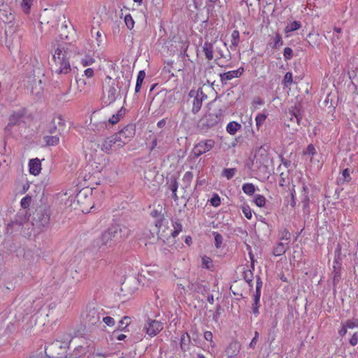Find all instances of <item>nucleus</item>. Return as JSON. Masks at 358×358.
I'll return each instance as SVG.
<instances>
[{
    "instance_id": "f257e3e1",
    "label": "nucleus",
    "mask_w": 358,
    "mask_h": 358,
    "mask_svg": "<svg viewBox=\"0 0 358 358\" xmlns=\"http://www.w3.org/2000/svg\"><path fill=\"white\" fill-rule=\"evenodd\" d=\"M71 54L64 48H57L53 55L52 71L57 74H67L71 71L69 62Z\"/></svg>"
},
{
    "instance_id": "f03ea898",
    "label": "nucleus",
    "mask_w": 358,
    "mask_h": 358,
    "mask_svg": "<svg viewBox=\"0 0 358 358\" xmlns=\"http://www.w3.org/2000/svg\"><path fill=\"white\" fill-rule=\"evenodd\" d=\"M102 309L92 304L88 305L81 315L83 322L89 327L101 324V316Z\"/></svg>"
},
{
    "instance_id": "7ed1b4c3",
    "label": "nucleus",
    "mask_w": 358,
    "mask_h": 358,
    "mask_svg": "<svg viewBox=\"0 0 358 358\" xmlns=\"http://www.w3.org/2000/svg\"><path fill=\"white\" fill-rule=\"evenodd\" d=\"M47 358H63L67 353V347L62 342L55 341L45 348Z\"/></svg>"
},
{
    "instance_id": "20e7f679",
    "label": "nucleus",
    "mask_w": 358,
    "mask_h": 358,
    "mask_svg": "<svg viewBox=\"0 0 358 358\" xmlns=\"http://www.w3.org/2000/svg\"><path fill=\"white\" fill-rule=\"evenodd\" d=\"M32 225L42 230L50 223V214L48 210L38 208L33 213Z\"/></svg>"
},
{
    "instance_id": "39448f33",
    "label": "nucleus",
    "mask_w": 358,
    "mask_h": 358,
    "mask_svg": "<svg viewBox=\"0 0 358 358\" xmlns=\"http://www.w3.org/2000/svg\"><path fill=\"white\" fill-rule=\"evenodd\" d=\"M136 127L132 124H127L118 133L115 134L117 139V148L124 146L135 135Z\"/></svg>"
},
{
    "instance_id": "423d86ee",
    "label": "nucleus",
    "mask_w": 358,
    "mask_h": 358,
    "mask_svg": "<svg viewBox=\"0 0 358 358\" xmlns=\"http://www.w3.org/2000/svg\"><path fill=\"white\" fill-rule=\"evenodd\" d=\"M17 279L13 273H6L0 277V293L8 294L15 288Z\"/></svg>"
},
{
    "instance_id": "0eeeda50",
    "label": "nucleus",
    "mask_w": 358,
    "mask_h": 358,
    "mask_svg": "<svg viewBox=\"0 0 358 358\" xmlns=\"http://www.w3.org/2000/svg\"><path fill=\"white\" fill-rule=\"evenodd\" d=\"M109 228L113 235V238L114 241H116L117 243L127 238L131 232L130 229L123 224H114L111 225Z\"/></svg>"
},
{
    "instance_id": "6e6552de",
    "label": "nucleus",
    "mask_w": 358,
    "mask_h": 358,
    "mask_svg": "<svg viewBox=\"0 0 358 358\" xmlns=\"http://www.w3.org/2000/svg\"><path fill=\"white\" fill-rule=\"evenodd\" d=\"M117 85L113 80L110 85L106 87L102 97L103 103L108 106L115 101L118 96Z\"/></svg>"
},
{
    "instance_id": "1a4fd4ad",
    "label": "nucleus",
    "mask_w": 358,
    "mask_h": 358,
    "mask_svg": "<svg viewBox=\"0 0 358 358\" xmlns=\"http://www.w3.org/2000/svg\"><path fill=\"white\" fill-rule=\"evenodd\" d=\"M220 121L219 117L213 113L206 114L199 122L198 127L203 131H206L216 126Z\"/></svg>"
},
{
    "instance_id": "9d476101",
    "label": "nucleus",
    "mask_w": 358,
    "mask_h": 358,
    "mask_svg": "<svg viewBox=\"0 0 358 358\" xmlns=\"http://www.w3.org/2000/svg\"><path fill=\"white\" fill-rule=\"evenodd\" d=\"M215 141L213 139H206L201 141L196 144L192 150V153L195 157H199L201 155L210 151L215 146Z\"/></svg>"
},
{
    "instance_id": "9b49d317",
    "label": "nucleus",
    "mask_w": 358,
    "mask_h": 358,
    "mask_svg": "<svg viewBox=\"0 0 358 358\" xmlns=\"http://www.w3.org/2000/svg\"><path fill=\"white\" fill-rule=\"evenodd\" d=\"M267 155L265 154V150L260 148L254 155L252 159H250V163L248 166L250 169L258 170L260 169L262 166L264 164L266 161Z\"/></svg>"
},
{
    "instance_id": "f8f14e48",
    "label": "nucleus",
    "mask_w": 358,
    "mask_h": 358,
    "mask_svg": "<svg viewBox=\"0 0 358 358\" xmlns=\"http://www.w3.org/2000/svg\"><path fill=\"white\" fill-rule=\"evenodd\" d=\"M164 328L163 324L155 320L148 319L144 325L143 330L150 337L156 336Z\"/></svg>"
},
{
    "instance_id": "ddd939ff",
    "label": "nucleus",
    "mask_w": 358,
    "mask_h": 358,
    "mask_svg": "<svg viewBox=\"0 0 358 358\" xmlns=\"http://www.w3.org/2000/svg\"><path fill=\"white\" fill-rule=\"evenodd\" d=\"M27 88L30 90L32 94L40 96L43 92V84L42 80L39 78L34 76L28 80Z\"/></svg>"
},
{
    "instance_id": "4468645a",
    "label": "nucleus",
    "mask_w": 358,
    "mask_h": 358,
    "mask_svg": "<svg viewBox=\"0 0 358 358\" xmlns=\"http://www.w3.org/2000/svg\"><path fill=\"white\" fill-rule=\"evenodd\" d=\"M29 220V216L27 210H20L13 220H12L8 224V227L15 229L16 227H21L25 224Z\"/></svg>"
},
{
    "instance_id": "2eb2a0df",
    "label": "nucleus",
    "mask_w": 358,
    "mask_h": 358,
    "mask_svg": "<svg viewBox=\"0 0 358 358\" xmlns=\"http://www.w3.org/2000/svg\"><path fill=\"white\" fill-rule=\"evenodd\" d=\"M117 139L115 134L104 138L101 145V149L104 152L109 154L113 148H117Z\"/></svg>"
},
{
    "instance_id": "dca6fc26",
    "label": "nucleus",
    "mask_w": 358,
    "mask_h": 358,
    "mask_svg": "<svg viewBox=\"0 0 358 358\" xmlns=\"http://www.w3.org/2000/svg\"><path fill=\"white\" fill-rule=\"evenodd\" d=\"M244 72V68L240 67L237 70L229 71L226 73H220V78L222 85H227L229 80L235 78H239Z\"/></svg>"
},
{
    "instance_id": "f3484780",
    "label": "nucleus",
    "mask_w": 358,
    "mask_h": 358,
    "mask_svg": "<svg viewBox=\"0 0 358 358\" xmlns=\"http://www.w3.org/2000/svg\"><path fill=\"white\" fill-rule=\"evenodd\" d=\"M34 303V300H24L17 306V311L21 313L22 318L35 310L33 308Z\"/></svg>"
},
{
    "instance_id": "a211bd4d",
    "label": "nucleus",
    "mask_w": 358,
    "mask_h": 358,
    "mask_svg": "<svg viewBox=\"0 0 358 358\" xmlns=\"http://www.w3.org/2000/svg\"><path fill=\"white\" fill-rule=\"evenodd\" d=\"M26 114V110L24 108L20 109L17 111H14L9 117L8 126L14 127L19 125L23 122V118Z\"/></svg>"
},
{
    "instance_id": "6ab92c4d",
    "label": "nucleus",
    "mask_w": 358,
    "mask_h": 358,
    "mask_svg": "<svg viewBox=\"0 0 358 358\" xmlns=\"http://www.w3.org/2000/svg\"><path fill=\"white\" fill-rule=\"evenodd\" d=\"M113 235L111 233L110 228L104 231L101 237L99 238L100 246L113 247L117 244L116 241L113 238Z\"/></svg>"
},
{
    "instance_id": "aec40b11",
    "label": "nucleus",
    "mask_w": 358,
    "mask_h": 358,
    "mask_svg": "<svg viewBox=\"0 0 358 358\" xmlns=\"http://www.w3.org/2000/svg\"><path fill=\"white\" fill-rule=\"evenodd\" d=\"M301 195V203L303 206V211L304 214L308 215L310 213L309 204H310V199L308 196V189L306 186L303 187Z\"/></svg>"
},
{
    "instance_id": "412c9836",
    "label": "nucleus",
    "mask_w": 358,
    "mask_h": 358,
    "mask_svg": "<svg viewBox=\"0 0 358 358\" xmlns=\"http://www.w3.org/2000/svg\"><path fill=\"white\" fill-rule=\"evenodd\" d=\"M13 19V15L8 7L4 6L0 8V20L4 23H10Z\"/></svg>"
},
{
    "instance_id": "4be33fe9",
    "label": "nucleus",
    "mask_w": 358,
    "mask_h": 358,
    "mask_svg": "<svg viewBox=\"0 0 358 358\" xmlns=\"http://www.w3.org/2000/svg\"><path fill=\"white\" fill-rule=\"evenodd\" d=\"M287 116L289 117L290 122V123L287 124L288 127L292 126L294 123H296V125L300 124L302 116L297 110H289L287 113Z\"/></svg>"
},
{
    "instance_id": "5701e85b",
    "label": "nucleus",
    "mask_w": 358,
    "mask_h": 358,
    "mask_svg": "<svg viewBox=\"0 0 358 358\" xmlns=\"http://www.w3.org/2000/svg\"><path fill=\"white\" fill-rule=\"evenodd\" d=\"M29 166L30 173L34 176L39 174L41 170V164L38 158L31 159L29 163Z\"/></svg>"
},
{
    "instance_id": "b1692460",
    "label": "nucleus",
    "mask_w": 358,
    "mask_h": 358,
    "mask_svg": "<svg viewBox=\"0 0 358 358\" xmlns=\"http://www.w3.org/2000/svg\"><path fill=\"white\" fill-rule=\"evenodd\" d=\"M206 97H207V96L204 93L199 96L196 95V96L194 97V99H193V102H192V112L194 114H196L200 110V109L202 106L203 99V98H206Z\"/></svg>"
},
{
    "instance_id": "393cba45",
    "label": "nucleus",
    "mask_w": 358,
    "mask_h": 358,
    "mask_svg": "<svg viewBox=\"0 0 358 358\" xmlns=\"http://www.w3.org/2000/svg\"><path fill=\"white\" fill-rule=\"evenodd\" d=\"M334 265L333 266L334 271H332L333 275V284L335 287L341 279V264L338 262L337 259L334 260Z\"/></svg>"
},
{
    "instance_id": "a878e982",
    "label": "nucleus",
    "mask_w": 358,
    "mask_h": 358,
    "mask_svg": "<svg viewBox=\"0 0 358 358\" xmlns=\"http://www.w3.org/2000/svg\"><path fill=\"white\" fill-rule=\"evenodd\" d=\"M240 346L237 342L231 343L225 350V353L229 357L236 356L239 352Z\"/></svg>"
},
{
    "instance_id": "bb28decb",
    "label": "nucleus",
    "mask_w": 358,
    "mask_h": 358,
    "mask_svg": "<svg viewBox=\"0 0 358 358\" xmlns=\"http://www.w3.org/2000/svg\"><path fill=\"white\" fill-rule=\"evenodd\" d=\"M46 146H55L59 143V136L55 135H45L43 138Z\"/></svg>"
},
{
    "instance_id": "cd10ccee",
    "label": "nucleus",
    "mask_w": 358,
    "mask_h": 358,
    "mask_svg": "<svg viewBox=\"0 0 358 358\" xmlns=\"http://www.w3.org/2000/svg\"><path fill=\"white\" fill-rule=\"evenodd\" d=\"M323 106L330 108L331 111H333L336 108V101L335 100V95L331 93L328 94L326 99L322 103Z\"/></svg>"
},
{
    "instance_id": "c85d7f7f",
    "label": "nucleus",
    "mask_w": 358,
    "mask_h": 358,
    "mask_svg": "<svg viewBox=\"0 0 358 358\" xmlns=\"http://www.w3.org/2000/svg\"><path fill=\"white\" fill-rule=\"evenodd\" d=\"M90 191L88 189H81L76 196V200L80 204H85L84 199L91 200V195L88 196Z\"/></svg>"
},
{
    "instance_id": "c756f323",
    "label": "nucleus",
    "mask_w": 358,
    "mask_h": 358,
    "mask_svg": "<svg viewBox=\"0 0 358 358\" xmlns=\"http://www.w3.org/2000/svg\"><path fill=\"white\" fill-rule=\"evenodd\" d=\"M203 52L208 60L213 59V44L206 42L203 46Z\"/></svg>"
},
{
    "instance_id": "7c9ffc66",
    "label": "nucleus",
    "mask_w": 358,
    "mask_h": 358,
    "mask_svg": "<svg viewBox=\"0 0 358 358\" xmlns=\"http://www.w3.org/2000/svg\"><path fill=\"white\" fill-rule=\"evenodd\" d=\"M167 224L168 222L166 219L164 217V215L163 216H161L159 218L156 219V220L155 221V227L158 229V234L160 232V231H162V232L165 231Z\"/></svg>"
},
{
    "instance_id": "2f4dec72",
    "label": "nucleus",
    "mask_w": 358,
    "mask_h": 358,
    "mask_svg": "<svg viewBox=\"0 0 358 358\" xmlns=\"http://www.w3.org/2000/svg\"><path fill=\"white\" fill-rule=\"evenodd\" d=\"M286 243L280 242L273 248V255L275 256H280L285 253L287 250Z\"/></svg>"
},
{
    "instance_id": "473e14b6",
    "label": "nucleus",
    "mask_w": 358,
    "mask_h": 358,
    "mask_svg": "<svg viewBox=\"0 0 358 358\" xmlns=\"http://www.w3.org/2000/svg\"><path fill=\"white\" fill-rule=\"evenodd\" d=\"M193 180V173L191 171H187L182 178V188L187 189L190 187Z\"/></svg>"
},
{
    "instance_id": "72a5a7b5",
    "label": "nucleus",
    "mask_w": 358,
    "mask_h": 358,
    "mask_svg": "<svg viewBox=\"0 0 358 358\" xmlns=\"http://www.w3.org/2000/svg\"><path fill=\"white\" fill-rule=\"evenodd\" d=\"M241 128V125L236 122H229L227 126V131L231 134V135H234L236 133V131L238 130H239Z\"/></svg>"
},
{
    "instance_id": "f704fd0d",
    "label": "nucleus",
    "mask_w": 358,
    "mask_h": 358,
    "mask_svg": "<svg viewBox=\"0 0 358 358\" xmlns=\"http://www.w3.org/2000/svg\"><path fill=\"white\" fill-rule=\"evenodd\" d=\"M125 109L124 107H122L116 114L113 115L111 117L109 118L108 122L111 124H115L117 123L120 120V117L124 115Z\"/></svg>"
},
{
    "instance_id": "c9c22d12",
    "label": "nucleus",
    "mask_w": 358,
    "mask_h": 358,
    "mask_svg": "<svg viewBox=\"0 0 358 358\" xmlns=\"http://www.w3.org/2000/svg\"><path fill=\"white\" fill-rule=\"evenodd\" d=\"M301 27V24L299 21H294L290 24H287L285 28V33H289L298 30Z\"/></svg>"
},
{
    "instance_id": "e433bc0d",
    "label": "nucleus",
    "mask_w": 358,
    "mask_h": 358,
    "mask_svg": "<svg viewBox=\"0 0 358 358\" xmlns=\"http://www.w3.org/2000/svg\"><path fill=\"white\" fill-rule=\"evenodd\" d=\"M173 230L171 231V236L175 238L176 237L179 233L182 231V226L179 220H176L173 223Z\"/></svg>"
},
{
    "instance_id": "4c0bfd02",
    "label": "nucleus",
    "mask_w": 358,
    "mask_h": 358,
    "mask_svg": "<svg viewBox=\"0 0 358 358\" xmlns=\"http://www.w3.org/2000/svg\"><path fill=\"white\" fill-rule=\"evenodd\" d=\"M242 189L245 194L252 196L255 192V187L252 183H245L242 187Z\"/></svg>"
},
{
    "instance_id": "58836bf2",
    "label": "nucleus",
    "mask_w": 358,
    "mask_h": 358,
    "mask_svg": "<svg viewBox=\"0 0 358 358\" xmlns=\"http://www.w3.org/2000/svg\"><path fill=\"white\" fill-rule=\"evenodd\" d=\"M237 172L236 168L224 169L222 172V176L227 178V180L231 179Z\"/></svg>"
},
{
    "instance_id": "ea45409f",
    "label": "nucleus",
    "mask_w": 358,
    "mask_h": 358,
    "mask_svg": "<svg viewBox=\"0 0 358 358\" xmlns=\"http://www.w3.org/2000/svg\"><path fill=\"white\" fill-rule=\"evenodd\" d=\"M63 131V129H61L60 128L57 129V127L56 125V121H52V125L49 127L48 129V132L50 135H53L54 134H58V136L62 135V132Z\"/></svg>"
},
{
    "instance_id": "a19ab883",
    "label": "nucleus",
    "mask_w": 358,
    "mask_h": 358,
    "mask_svg": "<svg viewBox=\"0 0 358 358\" xmlns=\"http://www.w3.org/2000/svg\"><path fill=\"white\" fill-rule=\"evenodd\" d=\"M33 0H22L20 3L21 8L23 11L28 14L29 13L31 6L32 5Z\"/></svg>"
},
{
    "instance_id": "79ce46f5",
    "label": "nucleus",
    "mask_w": 358,
    "mask_h": 358,
    "mask_svg": "<svg viewBox=\"0 0 358 358\" xmlns=\"http://www.w3.org/2000/svg\"><path fill=\"white\" fill-rule=\"evenodd\" d=\"M129 319L130 318L128 317H124L122 320H120L119 321V324L117 327V329L120 330V331H124L129 324Z\"/></svg>"
},
{
    "instance_id": "37998d69",
    "label": "nucleus",
    "mask_w": 358,
    "mask_h": 358,
    "mask_svg": "<svg viewBox=\"0 0 358 358\" xmlns=\"http://www.w3.org/2000/svg\"><path fill=\"white\" fill-rule=\"evenodd\" d=\"M266 198L261 194H257L255 197L254 202L259 207H263L266 204Z\"/></svg>"
},
{
    "instance_id": "c03bdc74",
    "label": "nucleus",
    "mask_w": 358,
    "mask_h": 358,
    "mask_svg": "<svg viewBox=\"0 0 358 358\" xmlns=\"http://www.w3.org/2000/svg\"><path fill=\"white\" fill-rule=\"evenodd\" d=\"M213 235L214 236L215 245L216 248H220L223 241L222 236L217 231H213Z\"/></svg>"
},
{
    "instance_id": "a18cd8bd",
    "label": "nucleus",
    "mask_w": 358,
    "mask_h": 358,
    "mask_svg": "<svg viewBox=\"0 0 358 358\" xmlns=\"http://www.w3.org/2000/svg\"><path fill=\"white\" fill-rule=\"evenodd\" d=\"M252 277L253 273L251 270H246L243 271V278L248 283L250 287L252 286Z\"/></svg>"
},
{
    "instance_id": "49530a36",
    "label": "nucleus",
    "mask_w": 358,
    "mask_h": 358,
    "mask_svg": "<svg viewBox=\"0 0 358 358\" xmlns=\"http://www.w3.org/2000/svg\"><path fill=\"white\" fill-rule=\"evenodd\" d=\"M259 307H260V300L253 299V303L252 304V311L255 317L258 316L259 314Z\"/></svg>"
},
{
    "instance_id": "de8ad7c7",
    "label": "nucleus",
    "mask_w": 358,
    "mask_h": 358,
    "mask_svg": "<svg viewBox=\"0 0 358 358\" xmlns=\"http://www.w3.org/2000/svg\"><path fill=\"white\" fill-rule=\"evenodd\" d=\"M292 73L291 72H287L282 81L284 86L287 87L292 85Z\"/></svg>"
},
{
    "instance_id": "09e8293b",
    "label": "nucleus",
    "mask_w": 358,
    "mask_h": 358,
    "mask_svg": "<svg viewBox=\"0 0 358 358\" xmlns=\"http://www.w3.org/2000/svg\"><path fill=\"white\" fill-rule=\"evenodd\" d=\"M162 210V207L161 206H158L157 208H155L151 211L150 215L155 219L159 218L161 216L164 215Z\"/></svg>"
},
{
    "instance_id": "8fccbe9b",
    "label": "nucleus",
    "mask_w": 358,
    "mask_h": 358,
    "mask_svg": "<svg viewBox=\"0 0 358 358\" xmlns=\"http://www.w3.org/2000/svg\"><path fill=\"white\" fill-rule=\"evenodd\" d=\"M283 45V41L281 36L279 34H276L273 38V48H278Z\"/></svg>"
},
{
    "instance_id": "3c124183",
    "label": "nucleus",
    "mask_w": 358,
    "mask_h": 358,
    "mask_svg": "<svg viewBox=\"0 0 358 358\" xmlns=\"http://www.w3.org/2000/svg\"><path fill=\"white\" fill-rule=\"evenodd\" d=\"M31 201V197L29 195H27L24 198L22 199L20 204L22 207V210H27V208L30 206Z\"/></svg>"
},
{
    "instance_id": "603ef678",
    "label": "nucleus",
    "mask_w": 358,
    "mask_h": 358,
    "mask_svg": "<svg viewBox=\"0 0 358 358\" xmlns=\"http://www.w3.org/2000/svg\"><path fill=\"white\" fill-rule=\"evenodd\" d=\"M239 37H240L239 31L238 30H234L231 34V38H232L231 43L233 45L237 46L238 45Z\"/></svg>"
},
{
    "instance_id": "864d4df0",
    "label": "nucleus",
    "mask_w": 358,
    "mask_h": 358,
    "mask_svg": "<svg viewBox=\"0 0 358 358\" xmlns=\"http://www.w3.org/2000/svg\"><path fill=\"white\" fill-rule=\"evenodd\" d=\"M266 119V115L264 114L259 113L255 118L257 127L259 129V127L264 122Z\"/></svg>"
},
{
    "instance_id": "5fc2aeb1",
    "label": "nucleus",
    "mask_w": 358,
    "mask_h": 358,
    "mask_svg": "<svg viewBox=\"0 0 358 358\" xmlns=\"http://www.w3.org/2000/svg\"><path fill=\"white\" fill-rule=\"evenodd\" d=\"M345 327L349 329H353L355 327H358V319L353 318L352 320H348L345 323Z\"/></svg>"
},
{
    "instance_id": "6e6d98bb",
    "label": "nucleus",
    "mask_w": 358,
    "mask_h": 358,
    "mask_svg": "<svg viewBox=\"0 0 358 358\" xmlns=\"http://www.w3.org/2000/svg\"><path fill=\"white\" fill-rule=\"evenodd\" d=\"M210 204L214 207H217L220 205V198L218 194H215L213 197L210 199Z\"/></svg>"
},
{
    "instance_id": "4d7b16f0",
    "label": "nucleus",
    "mask_w": 358,
    "mask_h": 358,
    "mask_svg": "<svg viewBox=\"0 0 358 358\" xmlns=\"http://www.w3.org/2000/svg\"><path fill=\"white\" fill-rule=\"evenodd\" d=\"M94 62V59L91 56H86L81 59V63L84 66L92 65Z\"/></svg>"
},
{
    "instance_id": "13d9d810",
    "label": "nucleus",
    "mask_w": 358,
    "mask_h": 358,
    "mask_svg": "<svg viewBox=\"0 0 358 358\" xmlns=\"http://www.w3.org/2000/svg\"><path fill=\"white\" fill-rule=\"evenodd\" d=\"M124 22H125V24L127 25V27L129 29H131L133 27H134V20L132 19V17L131 16V15H127L124 17Z\"/></svg>"
},
{
    "instance_id": "bf43d9fd",
    "label": "nucleus",
    "mask_w": 358,
    "mask_h": 358,
    "mask_svg": "<svg viewBox=\"0 0 358 358\" xmlns=\"http://www.w3.org/2000/svg\"><path fill=\"white\" fill-rule=\"evenodd\" d=\"M169 189L173 192H177V189L178 188V184L176 178L171 179L169 186Z\"/></svg>"
},
{
    "instance_id": "052dcab7",
    "label": "nucleus",
    "mask_w": 358,
    "mask_h": 358,
    "mask_svg": "<svg viewBox=\"0 0 358 358\" xmlns=\"http://www.w3.org/2000/svg\"><path fill=\"white\" fill-rule=\"evenodd\" d=\"M283 55H284V57L286 60L287 59H291L293 57V50L291 48L289 47H286L285 49H284V52H283Z\"/></svg>"
},
{
    "instance_id": "680f3d73",
    "label": "nucleus",
    "mask_w": 358,
    "mask_h": 358,
    "mask_svg": "<svg viewBox=\"0 0 358 358\" xmlns=\"http://www.w3.org/2000/svg\"><path fill=\"white\" fill-rule=\"evenodd\" d=\"M52 121H56L57 127L59 126V127L61 129H63L62 127L65 126V120L62 118L61 115H59L58 117L53 118Z\"/></svg>"
},
{
    "instance_id": "e2e57ef3",
    "label": "nucleus",
    "mask_w": 358,
    "mask_h": 358,
    "mask_svg": "<svg viewBox=\"0 0 358 358\" xmlns=\"http://www.w3.org/2000/svg\"><path fill=\"white\" fill-rule=\"evenodd\" d=\"M316 152L315 148L313 144H309L306 150L303 152V155H309L313 156Z\"/></svg>"
},
{
    "instance_id": "0e129e2a",
    "label": "nucleus",
    "mask_w": 358,
    "mask_h": 358,
    "mask_svg": "<svg viewBox=\"0 0 358 358\" xmlns=\"http://www.w3.org/2000/svg\"><path fill=\"white\" fill-rule=\"evenodd\" d=\"M202 263L203 265L206 268H210L213 266V262L212 259L208 257H204L202 258Z\"/></svg>"
},
{
    "instance_id": "69168bd1",
    "label": "nucleus",
    "mask_w": 358,
    "mask_h": 358,
    "mask_svg": "<svg viewBox=\"0 0 358 358\" xmlns=\"http://www.w3.org/2000/svg\"><path fill=\"white\" fill-rule=\"evenodd\" d=\"M242 211H243V214H244V215L245 216L246 218H248L249 220L252 218L251 209H250V208L248 206H243L242 207Z\"/></svg>"
},
{
    "instance_id": "338daca9",
    "label": "nucleus",
    "mask_w": 358,
    "mask_h": 358,
    "mask_svg": "<svg viewBox=\"0 0 358 358\" xmlns=\"http://www.w3.org/2000/svg\"><path fill=\"white\" fill-rule=\"evenodd\" d=\"M189 341V336L187 333L183 334L180 338V346L183 349L184 346L187 345L186 341Z\"/></svg>"
},
{
    "instance_id": "774afa93",
    "label": "nucleus",
    "mask_w": 358,
    "mask_h": 358,
    "mask_svg": "<svg viewBox=\"0 0 358 358\" xmlns=\"http://www.w3.org/2000/svg\"><path fill=\"white\" fill-rule=\"evenodd\" d=\"M102 320L108 327H113L115 324L114 319L110 316H106L103 317Z\"/></svg>"
}]
</instances>
